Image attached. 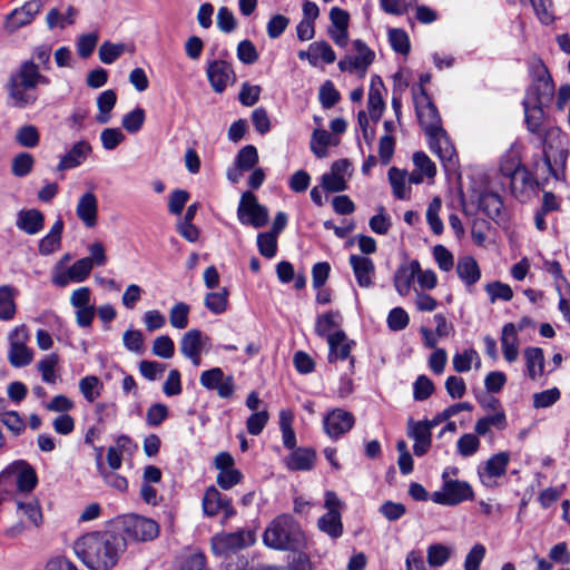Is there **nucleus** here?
Masks as SVG:
<instances>
[{
	"label": "nucleus",
	"instance_id": "24",
	"mask_svg": "<svg viewBox=\"0 0 570 570\" xmlns=\"http://www.w3.org/2000/svg\"><path fill=\"white\" fill-rule=\"evenodd\" d=\"M420 272V263L412 261L409 265L401 266L394 276V286L400 295H407L412 283Z\"/></svg>",
	"mask_w": 570,
	"mask_h": 570
},
{
	"label": "nucleus",
	"instance_id": "43",
	"mask_svg": "<svg viewBox=\"0 0 570 570\" xmlns=\"http://www.w3.org/2000/svg\"><path fill=\"white\" fill-rule=\"evenodd\" d=\"M228 295L227 288H222L219 292H210L205 296V306L214 314H222L226 311Z\"/></svg>",
	"mask_w": 570,
	"mask_h": 570
},
{
	"label": "nucleus",
	"instance_id": "6",
	"mask_svg": "<svg viewBox=\"0 0 570 570\" xmlns=\"http://www.w3.org/2000/svg\"><path fill=\"white\" fill-rule=\"evenodd\" d=\"M446 474H443L445 479ZM473 498V490L465 481L459 480H444L443 487L440 491L432 493V501L442 505H456L463 501Z\"/></svg>",
	"mask_w": 570,
	"mask_h": 570
},
{
	"label": "nucleus",
	"instance_id": "23",
	"mask_svg": "<svg viewBox=\"0 0 570 570\" xmlns=\"http://www.w3.org/2000/svg\"><path fill=\"white\" fill-rule=\"evenodd\" d=\"M350 263L352 265L357 284L361 287L371 286V276L374 273V264L372 259L365 256L351 255Z\"/></svg>",
	"mask_w": 570,
	"mask_h": 570
},
{
	"label": "nucleus",
	"instance_id": "63",
	"mask_svg": "<svg viewBox=\"0 0 570 570\" xmlns=\"http://www.w3.org/2000/svg\"><path fill=\"white\" fill-rule=\"evenodd\" d=\"M99 380L97 376L90 375L80 380L79 389L83 397L88 402H94L99 396Z\"/></svg>",
	"mask_w": 570,
	"mask_h": 570
},
{
	"label": "nucleus",
	"instance_id": "58",
	"mask_svg": "<svg viewBox=\"0 0 570 570\" xmlns=\"http://www.w3.org/2000/svg\"><path fill=\"white\" fill-rule=\"evenodd\" d=\"M99 474L104 479L105 483L110 488L125 492L128 488V481L125 476L112 471H106L102 464H99Z\"/></svg>",
	"mask_w": 570,
	"mask_h": 570
},
{
	"label": "nucleus",
	"instance_id": "56",
	"mask_svg": "<svg viewBox=\"0 0 570 570\" xmlns=\"http://www.w3.org/2000/svg\"><path fill=\"white\" fill-rule=\"evenodd\" d=\"M480 448V441L475 434L465 433L456 442L458 452L464 456L473 455Z\"/></svg>",
	"mask_w": 570,
	"mask_h": 570
},
{
	"label": "nucleus",
	"instance_id": "37",
	"mask_svg": "<svg viewBox=\"0 0 570 570\" xmlns=\"http://www.w3.org/2000/svg\"><path fill=\"white\" fill-rule=\"evenodd\" d=\"M341 315L337 311H330L317 317L315 332L318 336L326 337L332 335L330 332L340 326Z\"/></svg>",
	"mask_w": 570,
	"mask_h": 570
},
{
	"label": "nucleus",
	"instance_id": "30",
	"mask_svg": "<svg viewBox=\"0 0 570 570\" xmlns=\"http://www.w3.org/2000/svg\"><path fill=\"white\" fill-rule=\"evenodd\" d=\"M528 375L531 380H535L543 374L544 355L540 347H527L524 350Z\"/></svg>",
	"mask_w": 570,
	"mask_h": 570
},
{
	"label": "nucleus",
	"instance_id": "2",
	"mask_svg": "<svg viewBox=\"0 0 570 570\" xmlns=\"http://www.w3.org/2000/svg\"><path fill=\"white\" fill-rule=\"evenodd\" d=\"M126 549L125 538L110 531H92L73 543L76 556L89 570H110Z\"/></svg>",
	"mask_w": 570,
	"mask_h": 570
},
{
	"label": "nucleus",
	"instance_id": "19",
	"mask_svg": "<svg viewBox=\"0 0 570 570\" xmlns=\"http://www.w3.org/2000/svg\"><path fill=\"white\" fill-rule=\"evenodd\" d=\"M541 105L542 104L535 101L533 106H530L528 99L523 100L527 128L530 132L537 135L542 140L543 146H546V134L542 126L544 120V111Z\"/></svg>",
	"mask_w": 570,
	"mask_h": 570
},
{
	"label": "nucleus",
	"instance_id": "48",
	"mask_svg": "<svg viewBox=\"0 0 570 570\" xmlns=\"http://www.w3.org/2000/svg\"><path fill=\"white\" fill-rule=\"evenodd\" d=\"M235 163L245 171L253 169L258 163V154L256 147L253 145H246L243 147L238 151Z\"/></svg>",
	"mask_w": 570,
	"mask_h": 570
},
{
	"label": "nucleus",
	"instance_id": "17",
	"mask_svg": "<svg viewBox=\"0 0 570 570\" xmlns=\"http://www.w3.org/2000/svg\"><path fill=\"white\" fill-rule=\"evenodd\" d=\"M91 145L86 140H79L60 157L57 165L58 171H65L81 166L91 154Z\"/></svg>",
	"mask_w": 570,
	"mask_h": 570
},
{
	"label": "nucleus",
	"instance_id": "16",
	"mask_svg": "<svg viewBox=\"0 0 570 570\" xmlns=\"http://www.w3.org/2000/svg\"><path fill=\"white\" fill-rule=\"evenodd\" d=\"M354 423L355 419L352 413L335 409L324 419V429L332 439H338L342 434L348 432Z\"/></svg>",
	"mask_w": 570,
	"mask_h": 570
},
{
	"label": "nucleus",
	"instance_id": "11",
	"mask_svg": "<svg viewBox=\"0 0 570 570\" xmlns=\"http://www.w3.org/2000/svg\"><path fill=\"white\" fill-rule=\"evenodd\" d=\"M125 532L136 541H149L158 535L159 527L151 519L129 515L125 521Z\"/></svg>",
	"mask_w": 570,
	"mask_h": 570
},
{
	"label": "nucleus",
	"instance_id": "3",
	"mask_svg": "<svg viewBox=\"0 0 570 570\" xmlns=\"http://www.w3.org/2000/svg\"><path fill=\"white\" fill-rule=\"evenodd\" d=\"M416 116L421 127L429 137L431 150L439 156L443 165L451 169L455 165L456 151L442 128L441 117L425 88L413 94Z\"/></svg>",
	"mask_w": 570,
	"mask_h": 570
},
{
	"label": "nucleus",
	"instance_id": "55",
	"mask_svg": "<svg viewBox=\"0 0 570 570\" xmlns=\"http://www.w3.org/2000/svg\"><path fill=\"white\" fill-rule=\"evenodd\" d=\"M189 306L185 303H177L169 313V321L173 327L183 330L188 325Z\"/></svg>",
	"mask_w": 570,
	"mask_h": 570
},
{
	"label": "nucleus",
	"instance_id": "60",
	"mask_svg": "<svg viewBox=\"0 0 570 570\" xmlns=\"http://www.w3.org/2000/svg\"><path fill=\"white\" fill-rule=\"evenodd\" d=\"M125 138L119 128H106L100 134L101 144L106 150H114Z\"/></svg>",
	"mask_w": 570,
	"mask_h": 570
},
{
	"label": "nucleus",
	"instance_id": "53",
	"mask_svg": "<svg viewBox=\"0 0 570 570\" xmlns=\"http://www.w3.org/2000/svg\"><path fill=\"white\" fill-rule=\"evenodd\" d=\"M151 351L156 356L168 360L174 356L175 345L169 336L161 335L155 338Z\"/></svg>",
	"mask_w": 570,
	"mask_h": 570
},
{
	"label": "nucleus",
	"instance_id": "33",
	"mask_svg": "<svg viewBox=\"0 0 570 570\" xmlns=\"http://www.w3.org/2000/svg\"><path fill=\"white\" fill-rule=\"evenodd\" d=\"M77 16V10L69 6L66 13H61L57 8L49 10L46 17V22L49 29L60 28L72 24Z\"/></svg>",
	"mask_w": 570,
	"mask_h": 570
},
{
	"label": "nucleus",
	"instance_id": "10",
	"mask_svg": "<svg viewBox=\"0 0 570 570\" xmlns=\"http://www.w3.org/2000/svg\"><path fill=\"white\" fill-rule=\"evenodd\" d=\"M200 384L207 390H215L218 396L228 399L234 394L235 383L233 376L224 375L220 367L204 371L199 377Z\"/></svg>",
	"mask_w": 570,
	"mask_h": 570
},
{
	"label": "nucleus",
	"instance_id": "46",
	"mask_svg": "<svg viewBox=\"0 0 570 570\" xmlns=\"http://www.w3.org/2000/svg\"><path fill=\"white\" fill-rule=\"evenodd\" d=\"M126 50L125 43L105 41L99 47V59L106 65L115 62Z\"/></svg>",
	"mask_w": 570,
	"mask_h": 570
},
{
	"label": "nucleus",
	"instance_id": "31",
	"mask_svg": "<svg viewBox=\"0 0 570 570\" xmlns=\"http://www.w3.org/2000/svg\"><path fill=\"white\" fill-rule=\"evenodd\" d=\"M117 101V95L114 90L108 89L102 91L97 98V106L99 112L96 116L98 124H107L110 120V112L114 109Z\"/></svg>",
	"mask_w": 570,
	"mask_h": 570
},
{
	"label": "nucleus",
	"instance_id": "4",
	"mask_svg": "<svg viewBox=\"0 0 570 570\" xmlns=\"http://www.w3.org/2000/svg\"><path fill=\"white\" fill-rule=\"evenodd\" d=\"M264 543L275 550H297L304 541L299 525L288 514L275 518L266 528Z\"/></svg>",
	"mask_w": 570,
	"mask_h": 570
},
{
	"label": "nucleus",
	"instance_id": "22",
	"mask_svg": "<svg viewBox=\"0 0 570 570\" xmlns=\"http://www.w3.org/2000/svg\"><path fill=\"white\" fill-rule=\"evenodd\" d=\"M523 328L522 325L519 326V331ZM501 345L503 350L504 358L512 363L519 356V338H518V328L513 323H508L502 328L501 335Z\"/></svg>",
	"mask_w": 570,
	"mask_h": 570
},
{
	"label": "nucleus",
	"instance_id": "29",
	"mask_svg": "<svg viewBox=\"0 0 570 570\" xmlns=\"http://www.w3.org/2000/svg\"><path fill=\"white\" fill-rule=\"evenodd\" d=\"M315 462V452L301 448L291 453L287 459V468L294 471L311 470Z\"/></svg>",
	"mask_w": 570,
	"mask_h": 570
},
{
	"label": "nucleus",
	"instance_id": "62",
	"mask_svg": "<svg viewBox=\"0 0 570 570\" xmlns=\"http://www.w3.org/2000/svg\"><path fill=\"white\" fill-rule=\"evenodd\" d=\"M485 291L490 295L491 302L497 299L510 301L513 296V292L508 284L501 282H492L485 286Z\"/></svg>",
	"mask_w": 570,
	"mask_h": 570
},
{
	"label": "nucleus",
	"instance_id": "27",
	"mask_svg": "<svg viewBox=\"0 0 570 570\" xmlns=\"http://www.w3.org/2000/svg\"><path fill=\"white\" fill-rule=\"evenodd\" d=\"M458 276L465 285H474L481 277L478 262L472 256L461 257L456 265Z\"/></svg>",
	"mask_w": 570,
	"mask_h": 570
},
{
	"label": "nucleus",
	"instance_id": "64",
	"mask_svg": "<svg viewBox=\"0 0 570 570\" xmlns=\"http://www.w3.org/2000/svg\"><path fill=\"white\" fill-rule=\"evenodd\" d=\"M242 472L237 469H228L217 474L216 482L223 490H229L242 481Z\"/></svg>",
	"mask_w": 570,
	"mask_h": 570
},
{
	"label": "nucleus",
	"instance_id": "28",
	"mask_svg": "<svg viewBox=\"0 0 570 570\" xmlns=\"http://www.w3.org/2000/svg\"><path fill=\"white\" fill-rule=\"evenodd\" d=\"M17 289L11 285L0 286V320L10 321L17 313L14 302Z\"/></svg>",
	"mask_w": 570,
	"mask_h": 570
},
{
	"label": "nucleus",
	"instance_id": "51",
	"mask_svg": "<svg viewBox=\"0 0 570 570\" xmlns=\"http://www.w3.org/2000/svg\"><path fill=\"white\" fill-rule=\"evenodd\" d=\"M257 246L261 255L266 258H273L277 250V236L268 232L259 233L257 236Z\"/></svg>",
	"mask_w": 570,
	"mask_h": 570
},
{
	"label": "nucleus",
	"instance_id": "47",
	"mask_svg": "<svg viewBox=\"0 0 570 570\" xmlns=\"http://www.w3.org/2000/svg\"><path fill=\"white\" fill-rule=\"evenodd\" d=\"M451 549L442 543H434L428 548V563L431 567H442L451 557Z\"/></svg>",
	"mask_w": 570,
	"mask_h": 570
},
{
	"label": "nucleus",
	"instance_id": "20",
	"mask_svg": "<svg viewBox=\"0 0 570 570\" xmlns=\"http://www.w3.org/2000/svg\"><path fill=\"white\" fill-rule=\"evenodd\" d=\"M328 343V362L334 363L337 360H346L350 357L353 341H350L346 334L342 331H335L332 335L327 336Z\"/></svg>",
	"mask_w": 570,
	"mask_h": 570
},
{
	"label": "nucleus",
	"instance_id": "45",
	"mask_svg": "<svg viewBox=\"0 0 570 570\" xmlns=\"http://www.w3.org/2000/svg\"><path fill=\"white\" fill-rule=\"evenodd\" d=\"M17 508L36 527H38L42 522V513L37 499L30 498L27 501L17 500Z\"/></svg>",
	"mask_w": 570,
	"mask_h": 570
},
{
	"label": "nucleus",
	"instance_id": "42",
	"mask_svg": "<svg viewBox=\"0 0 570 570\" xmlns=\"http://www.w3.org/2000/svg\"><path fill=\"white\" fill-rule=\"evenodd\" d=\"M293 414L289 411H282L279 414V428L282 431L285 448L293 449L296 445L295 432L292 428Z\"/></svg>",
	"mask_w": 570,
	"mask_h": 570
},
{
	"label": "nucleus",
	"instance_id": "18",
	"mask_svg": "<svg viewBox=\"0 0 570 570\" xmlns=\"http://www.w3.org/2000/svg\"><path fill=\"white\" fill-rule=\"evenodd\" d=\"M76 214L86 227L92 228L97 225L98 199L92 191H87L79 198Z\"/></svg>",
	"mask_w": 570,
	"mask_h": 570
},
{
	"label": "nucleus",
	"instance_id": "8",
	"mask_svg": "<svg viewBox=\"0 0 570 570\" xmlns=\"http://www.w3.org/2000/svg\"><path fill=\"white\" fill-rule=\"evenodd\" d=\"M8 475L13 478L16 490L21 493L32 491L38 483L35 469L26 461H16L10 464L0 473V481L8 478Z\"/></svg>",
	"mask_w": 570,
	"mask_h": 570
},
{
	"label": "nucleus",
	"instance_id": "36",
	"mask_svg": "<svg viewBox=\"0 0 570 570\" xmlns=\"http://www.w3.org/2000/svg\"><path fill=\"white\" fill-rule=\"evenodd\" d=\"M35 166V157L30 153H19L11 160V173L14 177L28 176Z\"/></svg>",
	"mask_w": 570,
	"mask_h": 570
},
{
	"label": "nucleus",
	"instance_id": "52",
	"mask_svg": "<svg viewBox=\"0 0 570 570\" xmlns=\"http://www.w3.org/2000/svg\"><path fill=\"white\" fill-rule=\"evenodd\" d=\"M441 206V200L436 197L432 199L426 210V220L435 235H441L443 233V223L439 216Z\"/></svg>",
	"mask_w": 570,
	"mask_h": 570
},
{
	"label": "nucleus",
	"instance_id": "38",
	"mask_svg": "<svg viewBox=\"0 0 570 570\" xmlns=\"http://www.w3.org/2000/svg\"><path fill=\"white\" fill-rule=\"evenodd\" d=\"M16 141L21 147L35 148L40 141L39 130L33 125H23L17 129Z\"/></svg>",
	"mask_w": 570,
	"mask_h": 570
},
{
	"label": "nucleus",
	"instance_id": "49",
	"mask_svg": "<svg viewBox=\"0 0 570 570\" xmlns=\"http://www.w3.org/2000/svg\"><path fill=\"white\" fill-rule=\"evenodd\" d=\"M367 108L372 120L379 121L384 110V100L380 88L375 87L374 83L371 85L368 91Z\"/></svg>",
	"mask_w": 570,
	"mask_h": 570
},
{
	"label": "nucleus",
	"instance_id": "61",
	"mask_svg": "<svg viewBox=\"0 0 570 570\" xmlns=\"http://www.w3.org/2000/svg\"><path fill=\"white\" fill-rule=\"evenodd\" d=\"M433 256L440 269L450 272L454 266V257L452 253L443 245L433 247Z\"/></svg>",
	"mask_w": 570,
	"mask_h": 570
},
{
	"label": "nucleus",
	"instance_id": "35",
	"mask_svg": "<svg viewBox=\"0 0 570 570\" xmlns=\"http://www.w3.org/2000/svg\"><path fill=\"white\" fill-rule=\"evenodd\" d=\"M59 357L57 354H49L37 363V368L41 374L42 381L48 384H56L58 381V374L56 367L58 365Z\"/></svg>",
	"mask_w": 570,
	"mask_h": 570
},
{
	"label": "nucleus",
	"instance_id": "15",
	"mask_svg": "<svg viewBox=\"0 0 570 570\" xmlns=\"http://www.w3.org/2000/svg\"><path fill=\"white\" fill-rule=\"evenodd\" d=\"M206 72L213 90L217 94H222L235 78L232 66L224 60L210 61Z\"/></svg>",
	"mask_w": 570,
	"mask_h": 570
},
{
	"label": "nucleus",
	"instance_id": "25",
	"mask_svg": "<svg viewBox=\"0 0 570 570\" xmlns=\"http://www.w3.org/2000/svg\"><path fill=\"white\" fill-rule=\"evenodd\" d=\"M509 461L510 455L508 452H500L492 455L485 462V465L479 470L480 478L484 480L485 478L493 479L502 476L507 471ZM483 482L485 483V481Z\"/></svg>",
	"mask_w": 570,
	"mask_h": 570
},
{
	"label": "nucleus",
	"instance_id": "50",
	"mask_svg": "<svg viewBox=\"0 0 570 570\" xmlns=\"http://www.w3.org/2000/svg\"><path fill=\"white\" fill-rule=\"evenodd\" d=\"M474 360H479V355L473 348L465 350L463 353H456L452 360L453 368L458 373L468 372ZM479 365L480 361L476 363V366Z\"/></svg>",
	"mask_w": 570,
	"mask_h": 570
},
{
	"label": "nucleus",
	"instance_id": "54",
	"mask_svg": "<svg viewBox=\"0 0 570 570\" xmlns=\"http://www.w3.org/2000/svg\"><path fill=\"white\" fill-rule=\"evenodd\" d=\"M145 121V111L142 108H136L122 117L121 125L130 134L140 130Z\"/></svg>",
	"mask_w": 570,
	"mask_h": 570
},
{
	"label": "nucleus",
	"instance_id": "13",
	"mask_svg": "<svg viewBox=\"0 0 570 570\" xmlns=\"http://www.w3.org/2000/svg\"><path fill=\"white\" fill-rule=\"evenodd\" d=\"M41 0H30L21 8L14 9L6 20V28L13 32L29 24L42 9Z\"/></svg>",
	"mask_w": 570,
	"mask_h": 570
},
{
	"label": "nucleus",
	"instance_id": "44",
	"mask_svg": "<svg viewBox=\"0 0 570 570\" xmlns=\"http://www.w3.org/2000/svg\"><path fill=\"white\" fill-rule=\"evenodd\" d=\"M331 135L325 129H315L312 134L311 149L317 158L327 156Z\"/></svg>",
	"mask_w": 570,
	"mask_h": 570
},
{
	"label": "nucleus",
	"instance_id": "57",
	"mask_svg": "<svg viewBox=\"0 0 570 570\" xmlns=\"http://www.w3.org/2000/svg\"><path fill=\"white\" fill-rule=\"evenodd\" d=\"M99 40L97 32L81 35L77 40V51L81 58H88L94 52Z\"/></svg>",
	"mask_w": 570,
	"mask_h": 570
},
{
	"label": "nucleus",
	"instance_id": "34",
	"mask_svg": "<svg viewBox=\"0 0 570 570\" xmlns=\"http://www.w3.org/2000/svg\"><path fill=\"white\" fill-rule=\"evenodd\" d=\"M479 208L490 218L499 217L503 209V202L495 193H483L479 198Z\"/></svg>",
	"mask_w": 570,
	"mask_h": 570
},
{
	"label": "nucleus",
	"instance_id": "7",
	"mask_svg": "<svg viewBox=\"0 0 570 570\" xmlns=\"http://www.w3.org/2000/svg\"><path fill=\"white\" fill-rule=\"evenodd\" d=\"M255 542V534L249 530H240L232 533L216 534L212 539L213 552L225 556L240 549L250 547Z\"/></svg>",
	"mask_w": 570,
	"mask_h": 570
},
{
	"label": "nucleus",
	"instance_id": "40",
	"mask_svg": "<svg viewBox=\"0 0 570 570\" xmlns=\"http://www.w3.org/2000/svg\"><path fill=\"white\" fill-rule=\"evenodd\" d=\"M202 332L199 330H190L184 334L180 341V352L187 356L189 354L202 352Z\"/></svg>",
	"mask_w": 570,
	"mask_h": 570
},
{
	"label": "nucleus",
	"instance_id": "21",
	"mask_svg": "<svg viewBox=\"0 0 570 570\" xmlns=\"http://www.w3.org/2000/svg\"><path fill=\"white\" fill-rule=\"evenodd\" d=\"M45 225V216L38 209H21L17 215L16 226L28 235L38 234Z\"/></svg>",
	"mask_w": 570,
	"mask_h": 570
},
{
	"label": "nucleus",
	"instance_id": "9",
	"mask_svg": "<svg viewBox=\"0 0 570 570\" xmlns=\"http://www.w3.org/2000/svg\"><path fill=\"white\" fill-rule=\"evenodd\" d=\"M439 424V420H426L414 422L410 419L407 422V435L414 440L413 451L417 456L424 455L432 442L431 430Z\"/></svg>",
	"mask_w": 570,
	"mask_h": 570
},
{
	"label": "nucleus",
	"instance_id": "14",
	"mask_svg": "<svg viewBox=\"0 0 570 570\" xmlns=\"http://www.w3.org/2000/svg\"><path fill=\"white\" fill-rule=\"evenodd\" d=\"M92 268L91 262L83 257L76 261L69 268L57 272L52 282L60 287H63L71 282L81 283L90 275Z\"/></svg>",
	"mask_w": 570,
	"mask_h": 570
},
{
	"label": "nucleus",
	"instance_id": "41",
	"mask_svg": "<svg viewBox=\"0 0 570 570\" xmlns=\"http://www.w3.org/2000/svg\"><path fill=\"white\" fill-rule=\"evenodd\" d=\"M33 353L27 345H10L8 360L13 367L27 366L31 363Z\"/></svg>",
	"mask_w": 570,
	"mask_h": 570
},
{
	"label": "nucleus",
	"instance_id": "12",
	"mask_svg": "<svg viewBox=\"0 0 570 570\" xmlns=\"http://www.w3.org/2000/svg\"><path fill=\"white\" fill-rule=\"evenodd\" d=\"M203 509L205 514L214 517L219 512L224 513L225 519L235 514L230 500L223 495L215 487H209L203 499Z\"/></svg>",
	"mask_w": 570,
	"mask_h": 570
},
{
	"label": "nucleus",
	"instance_id": "5",
	"mask_svg": "<svg viewBox=\"0 0 570 570\" xmlns=\"http://www.w3.org/2000/svg\"><path fill=\"white\" fill-rule=\"evenodd\" d=\"M237 217L243 225H250L254 228L264 227L268 223V210L257 202L252 191H245L239 200Z\"/></svg>",
	"mask_w": 570,
	"mask_h": 570
},
{
	"label": "nucleus",
	"instance_id": "39",
	"mask_svg": "<svg viewBox=\"0 0 570 570\" xmlns=\"http://www.w3.org/2000/svg\"><path fill=\"white\" fill-rule=\"evenodd\" d=\"M406 177L407 173L405 170H400L396 167H391L389 170V180L393 194L399 199H405L407 197Z\"/></svg>",
	"mask_w": 570,
	"mask_h": 570
},
{
	"label": "nucleus",
	"instance_id": "1",
	"mask_svg": "<svg viewBox=\"0 0 570 570\" xmlns=\"http://www.w3.org/2000/svg\"><path fill=\"white\" fill-rule=\"evenodd\" d=\"M51 47L40 45L36 47L29 59L9 75L4 85L7 104L13 109H26L37 104L39 99V87L50 86L51 80L41 70L49 69Z\"/></svg>",
	"mask_w": 570,
	"mask_h": 570
},
{
	"label": "nucleus",
	"instance_id": "59",
	"mask_svg": "<svg viewBox=\"0 0 570 570\" xmlns=\"http://www.w3.org/2000/svg\"><path fill=\"white\" fill-rule=\"evenodd\" d=\"M389 39L392 48L402 55H407L410 51V40L405 31L401 29H392L389 32Z\"/></svg>",
	"mask_w": 570,
	"mask_h": 570
},
{
	"label": "nucleus",
	"instance_id": "32",
	"mask_svg": "<svg viewBox=\"0 0 570 570\" xmlns=\"http://www.w3.org/2000/svg\"><path fill=\"white\" fill-rule=\"evenodd\" d=\"M318 529L331 538H340L343 533V524L340 512H327L317 521Z\"/></svg>",
	"mask_w": 570,
	"mask_h": 570
},
{
	"label": "nucleus",
	"instance_id": "26",
	"mask_svg": "<svg viewBox=\"0 0 570 570\" xmlns=\"http://www.w3.org/2000/svg\"><path fill=\"white\" fill-rule=\"evenodd\" d=\"M534 90L537 95L535 101L539 104L551 99L553 95L554 86L552 78L544 66H541L535 73Z\"/></svg>",
	"mask_w": 570,
	"mask_h": 570
}]
</instances>
